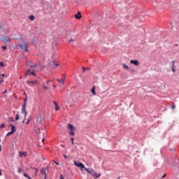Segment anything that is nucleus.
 Returning <instances> with one entry per match:
<instances>
[{"label":"nucleus","instance_id":"16","mask_svg":"<svg viewBox=\"0 0 179 179\" xmlns=\"http://www.w3.org/2000/svg\"><path fill=\"white\" fill-rule=\"evenodd\" d=\"M19 155H20V157H23V156H24V157H26V156H27V152H20Z\"/></svg>","mask_w":179,"mask_h":179},{"label":"nucleus","instance_id":"51","mask_svg":"<svg viewBox=\"0 0 179 179\" xmlns=\"http://www.w3.org/2000/svg\"><path fill=\"white\" fill-rule=\"evenodd\" d=\"M0 176H2V172H1V171H0Z\"/></svg>","mask_w":179,"mask_h":179},{"label":"nucleus","instance_id":"35","mask_svg":"<svg viewBox=\"0 0 179 179\" xmlns=\"http://www.w3.org/2000/svg\"><path fill=\"white\" fill-rule=\"evenodd\" d=\"M35 171H35V176H36V175L37 174V172H38V169H37L35 168Z\"/></svg>","mask_w":179,"mask_h":179},{"label":"nucleus","instance_id":"52","mask_svg":"<svg viewBox=\"0 0 179 179\" xmlns=\"http://www.w3.org/2000/svg\"><path fill=\"white\" fill-rule=\"evenodd\" d=\"M42 142H44V138H43Z\"/></svg>","mask_w":179,"mask_h":179},{"label":"nucleus","instance_id":"3","mask_svg":"<svg viewBox=\"0 0 179 179\" xmlns=\"http://www.w3.org/2000/svg\"><path fill=\"white\" fill-rule=\"evenodd\" d=\"M68 129H71V131L70 132V135H72L73 136H75V127H73V125L69 124H68Z\"/></svg>","mask_w":179,"mask_h":179},{"label":"nucleus","instance_id":"42","mask_svg":"<svg viewBox=\"0 0 179 179\" xmlns=\"http://www.w3.org/2000/svg\"><path fill=\"white\" fill-rule=\"evenodd\" d=\"M29 123H30V120H28L27 121L26 124H29Z\"/></svg>","mask_w":179,"mask_h":179},{"label":"nucleus","instance_id":"50","mask_svg":"<svg viewBox=\"0 0 179 179\" xmlns=\"http://www.w3.org/2000/svg\"><path fill=\"white\" fill-rule=\"evenodd\" d=\"M175 47H178V44H175Z\"/></svg>","mask_w":179,"mask_h":179},{"label":"nucleus","instance_id":"13","mask_svg":"<svg viewBox=\"0 0 179 179\" xmlns=\"http://www.w3.org/2000/svg\"><path fill=\"white\" fill-rule=\"evenodd\" d=\"M23 43L24 44V47L25 48V52H29V50L27 49V43L26 41H23Z\"/></svg>","mask_w":179,"mask_h":179},{"label":"nucleus","instance_id":"27","mask_svg":"<svg viewBox=\"0 0 179 179\" xmlns=\"http://www.w3.org/2000/svg\"><path fill=\"white\" fill-rule=\"evenodd\" d=\"M43 89H45V90H48V89H50V87L44 85Z\"/></svg>","mask_w":179,"mask_h":179},{"label":"nucleus","instance_id":"28","mask_svg":"<svg viewBox=\"0 0 179 179\" xmlns=\"http://www.w3.org/2000/svg\"><path fill=\"white\" fill-rule=\"evenodd\" d=\"M19 120V114H17L15 116V121H18Z\"/></svg>","mask_w":179,"mask_h":179},{"label":"nucleus","instance_id":"31","mask_svg":"<svg viewBox=\"0 0 179 179\" xmlns=\"http://www.w3.org/2000/svg\"><path fill=\"white\" fill-rule=\"evenodd\" d=\"M0 128H5V123H2L0 126Z\"/></svg>","mask_w":179,"mask_h":179},{"label":"nucleus","instance_id":"7","mask_svg":"<svg viewBox=\"0 0 179 179\" xmlns=\"http://www.w3.org/2000/svg\"><path fill=\"white\" fill-rule=\"evenodd\" d=\"M84 170H85V171H87V173H89V174H90L91 176H92V174H93V173H94V171L93 169L90 170V169H88L86 168V167L84 168Z\"/></svg>","mask_w":179,"mask_h":179},{"label":"nucleus","instance_id":"40","mask_svg":"<svg viewBox=\"0 0 179 179\" xmlns=\"http://www.w3.org/2000/svg\"><path fill=\"white\" fill-rule=\"evenodd\" d=\"M59 178H60V179H64V176L60 175Z\"/></svg>","mask_w":179,"mask_h":179},{"label":"nucleus","instance_id":"10","mask_svg":"<svg viewBox=\"0 0 179 179\" xmlns=\"http://www.w3.org/2000/svg\"><path fill=\"white\" fill-rule=\"evenodd\" d=\"M92 177H94V178H99V177H100L101 176V173H96L94 171L92 173Z\"/></svg>","mask_w":179,"mask_h":179},{"label":"nucleus","instance_id":"9","mask_svg":"<svg viewBox=\"0 0 179 179\" xmlns=\"http://www.w3.org/2000/svg\"><path fill=\"white\" fill-rule=\"evenodd\" d=\"M37 123L38 124H40L41 125V124H43V119L41 118V115H39L38 117H37Z\"/></svg>","mask_w":179,"mask_h":179},{"label":"nucleus","instance_id":"54","mask_svg":"<svg viewBox=\"0 0 179 179\" xmlns=\"http://www.w3.org/2000/svg\"><path fill=\"white\" fill-rule=\"evenodd\" d=\"M44 179H47V178H44Z\"/></svg>","mask_w":179,"mask_h":179},{"label":"nucleus","instance_id":"29","mask_svg":"<svg viewBox=\"0 0 179 179\" xmlns=\"http://www.w3.org/2000/svg\"><path fill=\"white\" fill-rule=\"evenodd\" d=\"M17 46L20 47L21 50H23V45L18 44Z\"/></svg>","mask_w":179,"mask_h":179},{"label":"nucleus","instance_id":"11","mask_svg":"<svg viewBox=\"0 0 179 179\" xmlns=\"http://www.w3.org/2000/svg\"><path fill=\"white\" fill-rule=\"evenodd\" d=\"M74 17H76V19H82V14L80 13V12H78V13L76 14Z\"/></svg>","mask_w":179,"mask_h":179},{"label":"nucleus","instance_id":"14","mask_svg":"<svg viewBox=\"0 0 179 179\" xmlns=\"http://www.w3.org/2000/svg\"><path fill=\"white\" fill-rule=\"evenodd\" d=\"M9 126L11 127V131L14 133L16 132V127L14 125H13L12 124H10Z\"/></svg>","mask_w":179,"mask_h":179},{"label":"nucleus","instance_id":"25","mask_svg":"<svg viewBox=\"0 0 179 179\" xmlns=\"http://www.w3.org/2000/svg\"><path fill=\"white\" fill-rule=\"evenodd\" d=\"M22 168L19 167L17 169V173H22Z\"/></svg>","mask_w":179,"mask_h":179},{"label":"nucleus","instance_id":"36","mask_svg":"<svg viewBox=\"0 0 179 179\" xmlns=\"http://www.w3.org/2000/svg\"><path fill=\"white\" fill-rule=\"evenodd\" d=\"M31 66V68H37V65H34V66Z\"/></svg>","mask_w":179,"mask_h":179},{"label":"nucleus","instance_id":"53","mask_svg":"<svg viewBox=\"0 0 179 179\" xmlns=\"http://www.w3.org/2000/svg\"><path fill=\"white\" fill-rule=\"evenodd\" d=\"M29 179H31V178H29Z\"/></svg>","mask_w":179,"mask_h":179},{"label":"nucleus","instance_id":"22","mask_svg":"<svg viewBox=\"0 0 179 179\" xmlns=\"http://www.w3.org/2000/svg\"><path fill=\"white\" fill-rule=\"evenodd\" d=\"M14 134L13 131H10L7 134V136H10V135H13Z\"/></svg>","mask_w":179,"mask_h":179},{"label":"nucleus","instance_id":"49","mask_svg":"<svg viewBox=\"0 0 179 179\" xmlns=\"http://www.w3.org/2000/svg\"><path fill=\"white\" fill-rule=\"evenodd\" d=\"M0 29H2V25L1 24V23H0Z\"/></svg>","mask_w":179,"mask_h":179},{"label":"nucleus","instance_id":"1","mask_svg":"<svg viewBox=\"0 0 179 179\" xmlns=\"http://www.w3.org/2000/svg\"><path fill=\"white\" fill-rule=\"evenodd\" d=\"M26 104H27V99H24L23 106L22 107V114H24V118H26V115H27V112H26Z\"/></svg>","mask_w":179,"mask_h":179},{"label":"nucleus","instance_id":"15","mask_svg":"<svg viewBox=\"0 0 179 179\" xmlns=\"http://www.w3.org/2000/svg\"><path fill=\"white\" fill-rule=\"evenodd\" d=\"M53 104H54V106L55 107L56 111H58V110H59V106H58V103H57V102L54 101Z\"/></svg>","mask_w":179,"mask_h":179},{"label":"nucleus","instance_id":"26","mask_svg":"<svg viewBox=\"0 0 179 179\" xmlns=\"http://www.w3.org/2000/svg\"><path fill=\"white\" fill-rule=\"evenodd\" d=\"M24 177H26V178H31L30 176H29V175L26 174V173H24Z\"/></svg>","mask_w":179,"mask_h":179},{"label":"nucleus","instance_id":"23","mask_svg":"<svg viewBox=\"0 0 179 179\" xmlns=\"http://www.w3.org/2000/svg\"><path fill=\"white\" fill-rule=\"evenodd\" d=\"M29 20H34V15H30L29 17Z\"/></svg>","mask_w":179,"mask_h":179},{"label":"nucleus","instance_id":"38","mask_svg":"<svg viewBox=\"0 0 179 179\" xmlns=\"http://www.w3.org/2000/svg\"><path fill=\"white\" fill-rule=\"evenodd\" d=\"M43 175H44V178H47V172L43 173Z\"/></svg>","mask_w":179,"mask_h":179},{"label":"nucleus","instance_id":"20","mask_svg":"<svg viewBox=\"0 0 179 179\" xmlns=\"http://www.w3.org/2000/svg\"><path fill=\"white\" fill-rule=\"evenodd\" d=\"M122 66H123L124 69H129V66H127V64H123Z\"/></svg>","mask_w":179,"mask_h":179},{"label":"nucleus","instance_id":"34","mask_svg":"<svg viewBox=\"0 0 179 179\" xmlns=\"http://www.w3.org/2000/svg\"><path fill=\"white\" fill-rule=\"evenodd\" d=\"M1 48H2V50H7L6 46H2Z\"/></svg>","mask_w":179,"mask_h":179},{"label":"nucleus","instance_id":"39","mask_svg":"<svg viewBox=\"0 0 179 179\" xmlns=\"http://www.w3.org/2000/svg\"><path fill=\"white\" fill-rule=\"evenodd\" d=\"M5 65L3 64V62H0V66H4Z\"/></svg>","mask_w":179,"mask_h":179},{"label":"nucleus","instance_id":"46","mask_svg":"<svg viewBox=\"0 0 179 179\" xmlns=\"http://www.w3.org/2000/svg\"><path fill=\"white\" fill-rule=\"evenodd\" d=\"M46 83H47V85H48V83H50V80H48V81L46 82Z\"/></svg>","mask_w":179,"mask_h":179},{"label":"nucleus","instance_id":"17","mask_svg":"<svg viewBox=\"0 0 179 179\" xmlns=\"http://www.w3.org/2000/svg\"><path fill=\"white\" fill-rule=\"evenodd\" d=\"M57 82H59V83H62V85H64V83H65V78H62V79H57Z\"/></svg>","mask_w":179,"mask_h":179},{"label":"nucleus","instance_id":"18","mask_svg":"<svg viewBox=\"0 0 179 179\" xmlns=\"http://www.w3.org/2000/svg\"><path fill=\"white\" fill-rule=\"evenodd\" d=\"M175 61H173L172 62V64H173V66H172V71L173 72H176V69H174V68H176V66H174V64H175Z\"/></svg>","mask_w":179,"mask_h":179},{"label":"nucleus","instance_id":"45","mask_svg":"<svg viewBox=\"0 0 179 179\" xmlns=\"http://www.w3.org/2000/svg\"><path fill=\"white\" fill-rule=\"evenodd\" d=\"M166 177V173L162 177V178H165Z\"/></svg>","mask_w":179,"mask_h":179},{"label":"nucleus","instance_id":"5","mask_svg":"<svg viewBox=\"0 0 179 179\" xmlns=\"http://www.w3.org/2000/svg\"><path fill=\"white\" fill-rule=\"evenodd\" d=\"M130 64L135 65V66H139V62L138 60H130Z\"/></svg>","mask_w":179,"mask_h":179},{"label":"nucleus","instance_id":"37","mask_svg":"<svg viewBox=\"0 0 179 179\" xmlns=\"http://www.w3.org/2000/svg\"><path fill=\"white\" fill-rule=\"evenodd\" d=\"M1 78L2 79H3V78H5V74H1Z\"/></svg>","mask_w":179,"mask_h":179},{"label":"nucleus","instance_id":"8","mask_svg":"<svg viewBox=\"0 0 179 179\" xmlns=\"http://www.w3.org/2000/svg\"><path fill=\"white\" fill-rule=\"evenodd\" d=\"M1 40H3V43H5V44H6V43H8V41H10V38H9V37L1 38Z\"/></svg>","mask_w":179,"mask_h":179},{"label":"nucleus","instance_id":"12","mask_svg":"<svg viewBox=\"0 0 179 179\" xmlns=\"http://www.w3.org/2000/svg\"><path fill=\"white\" fill-rule=\"evenodd\" d=\"M48 169H50L48 166H47L46 168H42L41 170V173H42V174H45V173H47V170H48Z\"/></svg>","mask_w":179,"mask_h":179},{"label":"nucleus","instance_id":"24","mask_svg":"<svg viewBox=\"0 0 179 179\" xmlns=\"http://www.w3.org/2000/svg\"><path fill=\"white\" fill-rule=\"evenodd\" d=\"M3 78H2V77H1V76H0V84H2V83H3Z\"/></svg>","mask_w":179,"mask_h":179},{"label":"nucleus","instance_id":"2","mask_svg":"<svg viewBox=\"0 0 179 179\" xmlns=\"http://www.w3.org/2000/svg\"><path fill=\"white\" fill-rule=\"evenodd\" d=\"M74 166H76V167H78L79 169H80L81 171H83V169H85V165H83V164H82V162H76L74 160Z\"/></svg>","mask_w":179,"mask_h":179},{"label":"nucleus","instance_id":"30","mask_svg":"<svg viewBox=\"0 0 179 179\" xmlns=\"http://www.w3.org/2000/svg\"><path fill=\"white\" fill-rule=\"evenodd\" d=\"M9 121H11V122H13V121H15L14 120H13V117H9Z\"/></svg>","mask_w":179,"mask_h":179},{"label":"nucleus","instance_id":"4","mask_svg":"<svg viewBox=\"0 0 179 179\" xmlns=\"http://www.w3.org/2000/svg\"><path fill=\"white\" fill-rule=\"evenodd\" d=\"M27 84L29 86H34V85L38 84V81L37 80H34V81L27 80Z\"/></svg>","mask_w":179,"mask_h":179},{"label":"nucleus","instance_id":"43","mask_svg":"<svg viewBox=\"0 0 179 179\" xmlns=\"http://www.w3.org/2000/svg\"><path fill=\"white\" fill-rule=\"evenodd\" d=\"M7 92H8V90H6L5 91H3V94H5Z\"/></svg>","mask_w":179,"mask_h":179},{"label":"nucleus","instance_id":"41","mask_svg":"<svg viewBox=\"0 0 179 179\" xmlns=\"http://www.w3.org/2000/svg\"><path fill=\"white\" fill-rule=\"evenodd\" d=\"M72 41H75V40H73V39H70L69 40V43H72Z\"/></svg>","mask_w":179,"mask_h":179},{"label":"nucleus","instance_id":"48","mask_svg":"<svg viewBox=\"0 0 179 179\" xmlns=\"http://www.w3.org/2000/svg\"><path fill=\"white\" fill-rule=\"evenodd\" d=\"M55 164H57V166L59 165L58 162H55Z\"/></svg>","mask_w":179,"mask_h":179},{"label":"nucleus","instance_id":"19","mask_svg":"<svg viewBox=\"0 0 179 179\" xmlns=\"http://www.w3.org/2000/svg\"><path fill=\"white\" fill-rule=\"evenodd\" d=\"M94 90L95 88L94 87H93L92 89L91 90V92L94 96H96V91Z\"/></svg>","mask_w":179,"mask_h":179},{"label":"nucleus","instance_id":"21","mask_svg":"<svg viewBox=\"0 0 179 179\" xmlns=\"http://www.w3.org/2000/svg\"><path fill=\"white\" fill-rule=\"evenodd\" d=\"M52 64L54 65V68H57V66H58V63H55V61H53Z\"/></svg>","mask_w":179,"mask_h":179},{"label":"nucleus","instance_id":"6","mask_svg":"<svg viewBox=\"0 0 179 179\" xmlns=\"http://www.w3.org/2000/svg\"><path fill=\"white\" fill-rule=\"evenodd\" d=\"M27 75H29V76L33 75L34 76H36V73L34 71H31V70L30 69H28L27 71Z\"/></svg>","mask_w":179,"mask_h":179},{"label":"nucleus","instance_id":"32","mask_svg":"<svg viewBox=\"0 0 179 179\" xmlns=\"http://www.w3.org/2000/svg\"><path fill=\"white\" fill-rule=\"evenodd\" d=\"M71 141L72 145H75V143L73 142V141H74L73 138H71Z\"/></svg>","mask_w":179,"mask_h":179},{"label":"nucleus","instance_id":"44","mask_svg":"<svg viewBox=\"0 0 179 179\" xmlns=\"http://www.w3.org/2000/svg\"><path fill=\"white\" fill-rule=\"evenodd\" d=\"M64 157H65V159H68V156H66V155H64Z\"/></svg>","mask_w":179,"mask_h":179},{"label":"nucleus","instance_id":"33","mask_svg":"<svg viewBox=\"0 0 179 179\" xmlns=\"http://www.w3.org/2000/svg\"><path fill=\"white\" fill-rule=\"evenodd\" d=\"M171 109H172V110H175V109H176V105H173V106H171Z\"/></svg>","mask_w":179,"mask_h":179},{"label":"nucleus","instance_id":"47","mask_svg":"<svg viewBox=\"0 0 179 179\" xmlns=\"http://www.w3.org/2000/svg\"><path fill=\"white\" fill-rule=\"evenodd\" d=\"M53 87H54V89H55V87H57V85H54Z\"/></svg>","mask_w":179,"mask_h":179}]
</instances>
